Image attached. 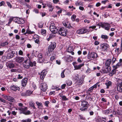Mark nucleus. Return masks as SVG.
<instances>
[{"label":"nucleus","mask_w":122,"mask_h":122,"mask_svg":"<svg viewBox=\"0 0 122 122\" xmlns=\"http://www.w3.org/2000/svg\"><path fill=\"white\" fill-rule=\"evenodd\" d=\"M23 66L24 68L28 69L30 67V66L32 67L33 65H35L36 63L35 62L33 63H32L30 60H29L28 61V59H27L23 63Z\"/></svg>","instance_id":"obj_1"},{"label":"nucleus","mask_w":122,"mask_h":122,"mask_svg":"<svg viewBox=\"0 0 122 122\" xmlns=\"http://www.w3.org/2000/svg\"><path fill=\"white\" fill-rule=\"evenodd\" d=\"M98 57L97 54L94 52L91 53L89 52L88 53L87 58L88 59L91 60H96Z\"/></svg>","instance_id":"obj_2"},{"label":"nucleus","mask_w":122,"mask_h":122,"mask_svg":"<svg viewBox=\"0 0 122 122\" xmlns=\"http://www.w3.org/2000/svg\"><path fill=\"white\" fill-rule=\"evenodd\" d=\"M50 30L51 32L54 34H55L58 32V30L55 26L54 23H51L50 26Z\"/></svg>","instance_id":"obj_3"},{"label":"nucleus","mask_w":122,"mask_h":122,"mask_svg":"<svg viewBox=\"0 0 122 122\" xmlns=\"http://www.w3.org/2000/svg\"><path fill=\"white\" fill-rule=\"evenodd\" d=\"M40 87L41 90L44 92H46L47 89L48 88V86L46 84L43 82L40 85Z\"/></svg>","instance_id":"obj_4"},{"label":"nucleus","mask_w":122,"mask_h":122,"mask_svg":"<svg viewBox=\"0 0 122 122\" xmlns=\"http://www.w3.org/2000/svg\"><path fill=\"white\" fill-rule=\"evenodd\" d=\"M58 31L61 36H65L66 35L67 30L64 28H60Z\"/></svg>","instance_id":"obj_5"},{"label":"nucleus","mask_w":122,"mask_h":122,"mask_svg":"<svg viewBox=\"0 0 122 122\" xmlns=\"http://www.w3.org/2000/svg\"><path fill=\"white\" fill-rule=\"evenodd\" d=\"M101 26L103 28H104L106 30H108L110 29L111 27V25L110 24L107 23H101Z\"/></svg>","instance_id":"obj_6"},{"label":"nucleus","mask_w":122,"mask_h":122,"mask_svg":"<svg viewBox=\"0 0 122 122\" xmlns=\"http://www.w3.org/2000/svg\"><path fill=\"white\" fill-rule=\"evenodd\" d=\"M56 46V43L53 42L51 43L49 46L48 48V50L49 51H53Z\"/></svg>","instance_id":"obj_7"},{"label":"nucleus","mask_w":122,"mask_h":122,"mask_svg":"<svg viewBox=\"0 0 122 122\" xmlns=\"http://www.w3.org/2000/svg\"><path fill=\"white\" fill-rule=\"evenodd\" d=\"M16 62L19 63H21L24 61V58L23 57L17 56L15 58Z\"/></svg>","instance_id":"obj_8"},{"label":"nucleus","mask_w":122,"mask_h":122,"mask_svg":"<svg viewBox=\"0 0 122 122\" xmlns=\"http://www.w3.org/2000/svg\"><path fill=\"white\" fill-rule=\"evenodd\" d=\"M88 30L85 28H82L77 30L76 32L79 34H82L87 32Z\"/></svg>","instance_id":"obj_9"},{"label":"nucleus","mask_w":122,"mask_h":122,"mask_svg":"<svg viewBox=\"0 0 122 122\" xmlns=\"http://www.w3.org/2000/svg\"><path fill=\"white\" fill-rule=\"evenodd\" d=\"M109 45L106 43H103L101 45L102 50L103 51H106L107 50Z\"/></svg>","instance_id":"obj_10"},{"label":"nucleus","mask_w":122,"mask_h":122,"mask_svg":"<svg viewBox=\"0 0 122 122\" xmlns=\"http://www.w3.org/2000/svg\"><path fill=\"white\" fill-rule=\"evenodd\" d=\"M111 67L110 66H107L106 68H103L101 72L103 73H107L110 72L111 70Z\"/></svg>","instance_id":"obj_11"},{"label":"nucleus","mask_w":122,"mask_h":122,"mask_svg":"<svg viewBox=\"0 0 122 122\" xmlns=\"http://www.w3.org/2000/svg\"><path fill=\"white\" fill-rule=\"evenodd\" d=\"M83 82V80L80 79L79 80H77L75 82L74 85L78 87Z\"/></svg>","instance_id":"obj_12"},{"label":"nucleus","mask_w":122,"mask_h":122,"mask_svg":"<svg viewBox=\"0 0 122 122\" xmlns=\"http://www.w3.org/2000/svg\"><path fill=\"white\" fill-rule=\"evenodd\" d=\"M28 79L27 78H24L21 80V83L23 86H25L27 82Z\"/></svg>","instance_id":"obj_13"},{"label":"nucleus","mask_w":122,"mask_h":122,"mask_svg":"<svg viewBox=\"0 0 122 122\" xmlns=\"http://www.w3.org/2000/svg\"><path fill=\"white\" fill-rule=\"evenodd\" d=\"M47 6L49 7V11H52L53 10V7L52 6V4L51 3L49 2L47 3Z\"/></svg>","instance_id":"obj_14"},{"label":"nucleus","mask_w":122,"mask_h":122,"mask_svg":"<svg viewBox=\"0 0 122 122\" xmlns=\"http://www.w3.org/2000/svg\"><path fill=\"white\" fill-rule=\"evenodd\" d=\"M9 51H10V52L8 53L7 55V58L8 59H9L12 58L14 55V54L13 53V51L10 50L8 51V52H9Z\"/></svg>","instance_id":"obj_15"},{"label":"nucleus","mask_w":122,"mask_h":122,"mask_svg":"<svg viewBox=\"0 0 122 122\" xmlns=\"http://www.w3.org/2000/svg\"><path fill=\"white\" fill-rule=\"evenodd\" d=\"M6 65L8 67H9L10 68H13L15 66L14 64L10 62H7L6 64Z\"/></svg>","instance_id":"obj_16"},{"label":"nucleus","mask_w":122,"mask_h":122,"mask_svg":"<svg viewBox=\"0 0 122 122\" xmlns=\"http://www.w3.org/2000/svg\"><path fill=\"white\" fill-rule=\"evenodd\" d=\"M10 89L14 91H16L17 90H19L20 88L19 87L17 86L13 85L11 86L10 87Z\"/></svg>","instance_id":"obj_17"},{"label":"nucleus","mask_w":122,"mask_h":122,"mask_svg":"<svg viewBox=\"0 0 122 122\" xmlns=\"http://www.w3.org/2000/svg\"><path fill=\"white\" fill-rule=\"evenodd\" d=\"M27 107L24 106L18 108V109L20 110L22 112V113L23 114L25 111L27 110Z\"/></svg>","instance_id":"obj_18"},{"label":"nucleus","mask_w":122,"mask_h":122,"mask_svg":"<svg viewBox=\"0 0 122 122\" xmlns=\"http://www.w3.org/2000/svg\"><path fill=\"white\" fill-rule=\"evenodd\" d=\"M112 112V110L111 109H110L103 111V113L105 115H108L111 113Z\"/></svg>","instance_id":"obj_19"},{"label":"nucleus","mask_w":122,"mask_h":122,"mask_svg":"<svg viewBox=\"0 0 122 122\" xmlns=\"http://www.w3.org/2000/svg\"><path fill=\"white\" fill-rule=\"evenodd\" d=\"M117 90L119 92H122V83L118 85Z\"/></svg>","instance_id":"obj_20"},{"label":"nucleus","mask_w":122,"mask_h":122,"mask_svg":"<svg viewBox=\"0 0 122 122\" xmlns=\"http://www.w3.org/2000/svg\"><path fill=\"white\" fill-rule=\"evenodd\" d=\"M63 24L64 26L66 27L70 28L71 27L70 23L67 21L64 22Z\"/></svg>","instance_id":"obj_21"},{"label":"nucleus","mask_w":122,"mask_h":122,"mask_svg":"<svg viewBox=\"0 0 122 122\" xmlns=\"http://www.w3.org/2000/svg\"><path fill=\"white\" fill-rule=\"evenodd\" d=\"M36 103L38 106V108L41 109L43 108L42 104L41 102H39L38 101H36Z\"/></svg>","instance_id":"obj_22"},{"label":"nucleus","mask_w":122,"mask_h":122,"mask_svg":"<svg viewBox=\"0 0 122 122\" xmlns=\"http://www.w3.org/2000/svg\"><path fill=\"white\" fill-rule=\"evenodd\" d=\"M30 106L32 107L33 109H35L36 108L35 106V103L32 101H30L29 103Z\"/></svg>","instance_id":"obj_23"},{"label":"nucleus","mask_w":122,"mask_h":122,"mask_svg":"<svg viewBox=\"0 0 122 122\" xmlns=\"http://www.w3.org/2000/svg\"><path fill=\"white\" fill-rule=\"evenodd\" d=\"M84 65V64H80L79 65H74V67L76 69H80L81 67L83 66Z\"/></svg>","instance_id":"obj_24"},{"label":"nucleus","mask_w":122,"mask_h":122,"mask_svg":"<svg viewBox=\"0 0 122 122\" xmlns=\"http://www.w3.org/2000/svg\"><path fill=\"white\" fill-rule=\"evenodd\" d=\"M121 65V64L120 62H118L116 65L113 66L112 67L113 68H114V69H115L116 70V69L117 68H119Z\"/></svg>","instance_id":"obj_25"},{"label":"nucleus","mask_w":122,"mask_h":122,"mask_svg":"<svg viewBox=\"0 0 122 122\" xmlns=\"http://www.w3.org/2000/svg\"><path fill=\"white\" fill-rule=\"evenodd\" d=\"M111 63H112L111 60L110 59H108L106 61L105 63L106 65L107 66H109Z\"/></svg>","instance_id":"obj_26"},{"label":"nucleus","mask_w":122,"mask_h":122,"mask_svg":"<svg viewBox=\"0 0 122 122\" xmlns=\"http://www.w3.org/2000/svg\"><path fill=\"white\" fill-rule=\"evenodd\" d=\"M88 103V102L86 100H83L81 101L82 106H86Z\"/></svg>","instance_id":"obj_27"},{"label":"nucleus","mask_w":122,"mask_h":122,"mask_svg":"<svg viewBox=\"0 0 122 122\" xmlns=\"http://www.w3.org/2000/svg\"><path fill=\"white\" fill-rule=\"evenodd\" d=\"M113 69L111 71V72L109 74V75L110 76H112L113 75L115 74L116 71V70L115 69H114V68H113Z\"/></svg>","instance_id":"obj_28"},{"label":"nucleus","mask_w":122,"mask_h":122,"mask_svg":"<svg viewBox=\"0 0 122 122\" xmlns=\"http://www.w3.org/2000/svg\"><path fill=\"white\" fill-rule=\"evenodd\" d=\"M8 44V43L7 41H5L1 43L0 45V46H4L7 45Z\"/></svg>","instance_id":"obj_29"},{"label":"nucleus","mask_w":122,"mask_h":122,"mask_svg":"<svg viewBox=\"0 0 122 122\" xmlns=\"http://www.w3.org/2000/svg\"><path fill=\"white\" fill-rule=\"evenodd\" d=\"M7 100L10 102H13L14 101V99L13 97H12L10 96H8V98Z\"/></svg>","instance_id":"obj_30"},{"label":"nucleus","mask_w":122,"mask_h":122,"mask_svg":"<svg viewBox=\"0 0 122 122\" xmlns=\"http://www.w3.org/2000/svg\"><path fill=\"white\" fill-rule=\"evenodd\" d=\"M15 17H10L9 19V22H8V24H10L11 22L13 20L14 18H15Z\"/></svg>","instance_id":"obj_31"},{"label":"nucleus","mask_w":122,"mask_h":122,"mask_svg":"<svg viewBox=\"0 0 122 122\" xmlns=\"http://www.w3.org/2000/svg\"><path fill=\"white\" fill-rule=\"evenodd\" d=\"M60 97H61L63 100H68V98H66V97L64 95H61L60 96Z\"/></svg>","instance_id":"obj_32"},{"label":"nucleus","mask_w":122,"mask_h":122,"mask_svg":"<svg viewBox=\"0 0 122 122\" xmlns=\"http://www.w3.org/2000/svg\"><path fill=\"white\" fill-rule=\"evenodd\" d=\"M46 31L45 29H42L41 30V33L42 35L43 36H45L46 34Z\"/></svg>","instance_id":"obj_33"},{"label":"nucleus","mask_w":122,"mask_h":122,"mask_svg":"<svg viewBox=\"0 0 122 122\" xmlns=\"http://www.w3.org/2000/svg\"><path fill=\"white\" fill-rule=\"evenodd\" d=\"M105 84L107 86V88H108L111 85L112 82L110 81H108L106 82Z\"/></svg>","instance_id":"obj_34"},{"label":"nucleus","mask_w":122,"mask_h":122,"mask_svg":"<svg viewBox=\"0 0 122 122\" xmlns=\"http://www.w3.org/2000/svg\"><path fill=\"white\" fill-rule=\"evenodd\" d=\"M82 107L80 108V110L82 111H85L87 109L86 106H82Z\"/></svg>","instance_id":"obj_35"},{"label":"nucleus","mask_w":122,"mask_h":122,"mask_svg":"<svg viewBox=\"0 0 122 122\" xmlns=\"http://www.w3.org/2000/svg\"><path fill=\"white\" fill-rule=\"evenodd\" d=\"M31 121V119L28 118L25 120H22L21 122H30Z\"/></svg>","instance_id":"obj_36"},{"label":"nucleus","mask_w":122,"mask_h":122,"mask_svg":"<svg viewBox=\"0 0 122 122\" xmlns=\"http://www.w3.org/2000/svg\"><path fill=\"white\" fill-rule=\"evenodd\" d=\"M26 93L27 96H29L32 93V91L28 90L26 91Z\"/></svg>","instance_id":"obj_37"},{"label":"nucleus","mask_w":122,"mask_h":122,"mask_svg":"<svg viewBox=\"0 0 122 122\" xmlns=\"http://www.w3.org/2000/svg\"><path fill=\"white\" fill-rule=\"evenodd\" d=\"M47 71L46 70H44L42 71L40 74H42V75H44V76H46V75L47 73Z\"/></svg>","instance_id":"obj_38"},{"label":"nucleus","mask_w":122,"mask_h":122,"mask_svg":"<svg viewBox=\"0 0 122 122\" xmlns=\"http://www.w3.org/2000/svg\"><path fill=\"white\" fill-rule=\"evenodd\" d=\"M67 84L69 86L71 85L72 84V82L69 80H68L66 81Z\"/></svg>","instance_id":"obj_39"},{"label":"nucleus","mask_w":122,"mask_h":122,"mask_svg":"<svg viewBox=\"0 0 122 122\" xmlns=\"http://www.w3.org/2000/svg\"><path fill=\"white\" fill-rule=\"evenodd\" d=\"M76 17V15H73L71 16V19L72 20L74 21H75V19Z\"/></svg>","instance_id":"obj_40"},{"label":"nucleus","mask_w":122,"mask_h":122,"mask_svg":"<svg viewBox=\"0 0 122 122\" xmlns=\"http://www.w3.org/2000/svg\"><path fill=\"white\" fill-rule=\"evenodd\" d=\"M73 51V49H72V48L71 46H70L68 48V52H72Z\"/></svg>","instance_id":"obj_41"},{"label":"nucleus","mask_w":122,"mask_h":122,"mask_svg":"<svg viewBox=\"0 0 122 122\" xmlns=\"http://www.w3.org/2000/svg\"><path fill=\"white\" fill-rule=\"evenodd\" d=\"M101 38L104 39H107L108 38V36L107 35H102L101 36Z\"/></svg>","instance_id":"obj_42"},{"label":"nucleus","mask_w":122,"mask_h":122,"mask_svg":"<svg viewBox=\"0 0 122 122\" xmlns=\"http://www.w3.org/2000/svg\"><path fill=\"white\" fill-rule=\"evenodd\" d=\"M30 112L29 110L25 111L24 113V114H25V115H28L30 114Z\"/></svg>","instance_id":"obj_43"},{"label":"nucleus","mask_w":122,"mask_h":122,"mask_svg":"<svg viewBox=\"0 0 122 122\" xmlns=\"http://www.w3.org/2000/svg\"><path fill=\"white\" fill-rule=\"evenodd\" d=\"M65 70H64L62 71L61 73V76L62 78H63L65 77V75L64 73Z\"/></svg>","instance_id":"obj_44"},{"label":"nucleus","mask_w":122,"mask_h":122,"mask_svg":"<svg viewBox=\"0 0 122 122\" xmlns=\"http://www.w3.org/2000/svg\"><path fill=\"white\" fill-rule=\"evenodd\" d=\"M117 114L121 115L122 114V110H117Z\"/></svg>","instance_id":"obj_45"},{"label":"nucleus","mask_w":122,"mask_h":122,"mask_svg":"<svg viewBox=\"0 0 122 122\" xmlns=\"http://www.w3.org/2000/svg\"><path fill=\"white\" fill-rule=\"evenodd\" d=\"M54 37V36L52 34L50 35L48 38L47 39V40L48 41H49L50 39Z\"/></svg>","instance_id":"obj_46"},{"label":"nucleus","mask_w":122,"mask_h":122,"mask_svg":"<svg viewBox=\"0 0 122 122\" xmlns=\"http://www.w3.org/2000/svg\"><path fill=\"white\" fill-rule=\"evenodd\" d=\"M116 61V59L115 58L113 57L112 59V61H111L112 64H113Z\"/></svg>","instance_id":"obj_47"},{"label":"nucleus","mask_w":122,"mask_h":122,"mask_svg":"<svg viewBox=\"0 0 122 122\" xmlns=\"http://www.w3.org/2000/svg\"><path fill=\"white\" fill-rule=\"evenodd\" d=\"M117 83L118 84L121 83H122V81L121 79L118 78L117 79Z\"/></svg>","instance_id":"obj_48"},{"label":"nucleus","mask_w":122,"mask_h":122,"mask_svg":"<svg viewBox=\"0 0 122 122\" xmlns=\"http://www.w3.org/2000/svg\"><path fill=\"white\" fill-rule=\"evenodd\" d=\"M74 79L76 80L79 79V75L78 74H76V75H75L74 77Z\"/></svg>","instance_id":"obj_49"},{"label":"nucleus","mask_w":122,"mask_h":122,"mask_svg":"<svg viewBox=\"0 0 122 122\" xmlns=\"http://www.w3.org/2000/svg\"><path fill=\"white\" fill-rule=\"evenodd\" d=\"M0 101L1 102L4 103H5L6 102V101L5 99L0 97Z\"/></svg>","instance_id":"obj_50"},{"label":"nucleus","mask_w":122,"mask_h":122,"mask_svg":"<svg viewBox=\"0 0 122 122\" xmlns=\"http://www.w3.org/2000/svg\"><path fill=\"white\" fill-rule=\"evenodd\" d=\"M43 23L42 22H40L39 23V27L40 28H42L43 26Z\"/></svg>","instance_id":"obj_51"},{"label":"nucleus","mask_w":122,"mask_h":122,"mask_svg":"<svg viewBox=\"0 0 122 122\" xmlns=\"http://www.w3.org/2000/svg\"><path fill=\"white\" fill-rule=\"evenodd\" d=\"M5 109V108L2 106H0V111L3 112Z\"/></svg>","instance_id":"obj_52"},{"label":"nucleus","mask_w":122,"mask_h":122,"mask_svg":"<svg viewBox=\"0 0 122 122\" xmlns=\"http://www.w3.org/2000/svg\"><path fill=\"white\" fill-rule=\"evenodd\" d=\"M39 74H40V78L42 80L43 79L45 76H44V75H42V74H40V73H39Z\"/></svg>","instance_id":"obj_53"},{"label":"nucleus","mask_w":122,"mask_h":122,"mask_svg":"<svg viewBox=\"0 0 122 122\" xmlns=\"http://www.w3.org/2000/svg\"><path fill=\"white\" fill-rule=\"evenodd\" d=\"M55 54L53 55L51 57L50 60L52 61L55 58Z\"/></svg>","instance_id":"obj_54"},{"label":"nucleus","mask_w":122,"mask_h":122,"mask_svg":"<svg viewBox=\"0 0 122 122\" xmlns=\"http://www.w3.org/2000/svg\"><path fill=\"white\" fill-rule=\"evenodd\" d=\"M79 117L81 119H82V120H85L86 119L85 117H83V116H82V115H79Z\"/></svg>","instance_id":"obj_55"},{"label":"nucleus","mask_w":122,"mask_h":122,"mask_svg":"<svg viewBox=\"0 0 122 122\" xmlns=\"http://www.w3.org/2000/svg\"><path fill=\"white\" fill-rule=\"evenodd\" d=\"M38 57L40 59L42 57V54L41 53L39 54L38 55Z\"/></svg>","instance_id":"obj_56"},{"label":"nucleus","mask_w":122,"mask_h":122,"mask_svg":"<svg viewBox=\"0 0 122 122\" xmlns=\"http://www.w3.org/2000/svg\"><path fill=\"white\" fill-rule=\"evenodd\" d=\"M19 54L20 55L23 56V51L21 50H20L19 51Z\"/></svg>","instance_id":"obj_57"},{"label":"nucleus","mask_w":122,"mask_h":122,"mask_svg":"<svg viewBox=\"0 0 122 122\" xmlns=\"http://www.w3.org/2000/svg\"><path fill=\"white\" fill-rule=\"evenodd\" d=\"M21 96H27L26 92H22L21 93Z\"/></svg>","instance_id":"obj_58"},{"label":"nucleus","mask_w":122,"mask_h":122,"mask_svg":"<svg viewBox=\"0 0 122 122\" xmlns=\"http://www.w3.org/2000/svg\"><path fill=\"white\" fill-rule=\"evenodd\" d=\"M67 58H68V59H69V60H71L72 59V57L70 55H67Z\"/></svg>","instance_id":"obj_59"},{"label":"nucleus","mask_w":122,"mask_h":122,"mask_svg":"<svg viewBox=\"0 0 122 122\" xmlns=\"http://www.w3.org/2000/svg\"><path fill=\"white\" fill-rule=\"evenodd\" d=\"M5 4V3L4 1H2L0 3V6H1L2 5H4Z\"/></svg>","instance_id":"obj_60"},{"label":"nucleus","mask_w":122,"mask_h":122,"mask_svg":"<svg viewBox=\"0 0 122 122\" xmlns=\"http://www.w3.org/2000/svg\"><path fill=\"white\" fill-rule=\"evenodd\" d=\"M59 1V0H53V2L54 4L57 3Z\"/></svg>","instance_id":"obj_61"},{"label":"nucleus","mask_w":122,"mask_h":122,"mask_svg":"<svg viewBox=\"0 0 122 122\" xmlns=\"http://www.w3.org/2000/svg\"><path fill=\"white\" fill-rule=\"evenodd\" d=\"M43 118L45 120H47L48 119L49 117L47 116H46L43 117Z\"/></svg>","instance_id":"obj_62"},{"label":"nucleus","mask_w":122,"mask_h":122,"mask_svg":"<svg viewBox=\"0 0 122 122\" xmlns=\"http://www.w3.org/2000/svg\"><path fill=\"white\" fill-rule=\"evenodd\" d=\"M35 42L38 44H39V40L37 39H36L35 41Z\"/></svg>","instance_id":"obj_63"},{"label":"nucleus","mask_w":122,"mask_h":122,"mask_svg":"<svg viewBox=\"0 0 122 122\" xmlns=\"http://www.w3.org/2000/svg\"><path fill=\"white\" fill-rule=\"evenodd\" d=\"M17 112H16L15 111H12V112L11 113L13 115L15 116L17 114Z\"/></svg>","instance_id":"obj_64"}]
</instances>
